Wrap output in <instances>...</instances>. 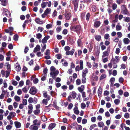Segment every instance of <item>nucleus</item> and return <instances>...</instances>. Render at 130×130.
I'll use <instances>...</instances> for the list:
<instances>
[{"mask_svg":"<svg viewBox=\"0 0 130 130\" xmlns=\"http://www.w3.org/2000/svg\"><path fill=\"white\" fill-rule=\"evenodd\" d=\"M70 29L72 31L77 32L81 30V27L80 25H78L71 27Z\"/></svg>","mask_w":130,"mask_h":130,"instance_id":"obj_1","label":"nucleus"},{"mask_svg":"<svg viewBox=\"0 0 130 130\" xmlns=\"http://www.w3.org/2000/svg\"><path fill=\"white\" fill-rule=\"evenodd\" d=\"M79 65L80 67L78 65L76 67L75 70L76 71L79 72L80 70H82L83 69V61L82 60H80L79 61Z\"/></svg>","mask_w":130,"mask_h":130,"instance_id":"obj_2","label":"nucleus"},{"mask_svg":"<svg viewBox=\"0 0 130 130\" xmlns=\"http://www.w3.org/2000/svg\"><path fill=\"white\" fill-rule=\"evenodd\" d=\"M110 52V49L109 47H108L107 48L106 51L104 52L103 53V55L102 56V57L104 58L106 57H108L109 55Z\"/></svg>","mask_w":130,"mask_h":130,"instance_id":"obj_3","label":"nucleus"},{"mask_svg":"<svg viewBox=\"0 0 130 130\" xmlns=\"http://www.w3.org/2000/svg\"><path fill=\"white\" fill-rule=\"evenodd\" d=\"M122 12L124 14H126L129 15V13L128 12L127 9L125 5H123L121 6Z\"/></svg>","mask_w":130,"mask_h":130,"instance_id":"obj_4","label":"nucleus"},{"mask_svg":"<svg viewBox=\"0 0 130 130\" xmlns=\"http://www.w3.org/2000/svg\"><path fill=\"white\" fill-rule=\"evenodd\" d=\"M119 56H116L115 58H112L111 60V62L113 64H115L119 62Z\"/></svg>","mask_w":130,"mask_h":130,"instance_id":"obj_5","label":"nucleus"},{"mask_svg":"<svg viewBox=\"0 0 130 130\" xmlns=\"http://www.w3.org/2000/svg\"><path fill=\"white\" fill-rule=\"evenodd\" d=\"M37 92L36 88L35 87L33 86L30 88L29 93L32 95H34L37 93Z\"/></svg>","mask_w":130,"mask_h":130,"instance_id":"obj_6","label":"nucleus"},{"mask_svg":"<svg viewBox=\"0 0 130 130\" xmlns=\"http://www.w3.org/2000/svg\"><path fill=\"white\" fill-rule=\"evenodd\" d=\"M59 72L58 70H56L55 71L51 72L50 73V75L53 79H55L58 74Z\"/></svg>","mask_w":130,"mask_h":130,"instance_id":"obj_7","label":"nucleus"},{"mask_svg":"<svg viewBox=\"0 0 130 130\" xmlns=\"http://www.w3.org/2000/svg\"><path fill=\"white\" fill-rule=\"evenodd\" d=\"M43 94L44 98H47L48 100H50L51 98L50 96L49 95L47 94V92L45 91H43Z\"/></svg>","mask_w":130,"mask_h":130,"instance_id":"obj_8","label":"nucleus"},{"mask_svg":"<svg viewBox=\"0 0 130 130\" xmlns=\"http://www.w3.org/2000/svg\"><path fill=\"white\" fill-rule=\"evenodd\" d=\"M75 52V50L73 48H72L71 50V51H67L66 53V55H73L74 52Z\"/></svg>","mask_w":130,"mask_h":130,"instance_id":"obj_9","label":"nucleus"},{"mask_svg":"<svg viewBox=\"0 0 130 130\" xmlns=\"http://www.w3.org/2000/svg\"><path fill=\"white\" fill-rule=\"evenodd\" d=\"M88 70L87 68L84 69L83 70L82 76H86V74L88 73Z\"/></svg>","mask_w":130,"mask_h":130,"instance_id":"obj_10","label":"nucleus"},{"mask_svg":"<svg viewBox=\"0 0 130 130\" xmlns=\"http://www.w3.org/2000/svg\"><path fill=\"white\" fill-rule=\"evenodd\" d=\"M100 24L101 22L99 21H96L94 22V26L95 27L98 28L100 26Z\"/></svg>","mask_w":130,"mask_h":130,"instance_id":"obj_11","label":"nucleus"},{"mask_svg":"<svg viewBox=\"0 0 130 130\" xmlns=\"http://www.w3.org/2000/svg\"><path fill=\"white\" fill-rule=\"evenodd\" d=\"M50 36H45L42 40V42L44 44L47 42V40L50 38Z\"/></svg>","mask_w":130,"mask_h":130,"instance_id":"obj_12","label":"nucleus"},{"mask_svg":"<svg viewBox=\"0 0 130 130\" xmlns=\"http://www.w3.org/2000/svg\"><path fill=\"white\" fill-rule=\"evenodd\" d=\"M29 129L31 130H37L38 127L37 126H35L34 125H32L30 126Z\"/></svg>","mask_w":130,"mask_h":130,"instance_id":"obj_13","label":"nucleus"},{"mask_svg":"<svg viewBox=\"0 0 130 130\" xmlns=\"http://www.w3.org/2000/svg\"><path fill=\"white\" fill-rule=\"evenodd\" d=\"M35 21L37 23L40 24H43V21L41 20L39 18H37L36 19Z\"/></svg>","mask_w":130,"mask_h":130,"instance_id":"obj_14","label":"nucleus"},{"mask_svg":"<svg viewBox=\"0 0 130 130\" xmlns=\"http://www.w3.org/2000/svg\"><path fill=\"white\" fill-rule=\"evenodd\" d=\"M56 124L55 123H52L50 124L48 127L49 129H52L55 127Z\"/></svg>","mask_w":130,"mask_h":130,"instance_id":"obj_15","label":"nucleus"},{"mask_svg":"<svg viewBox=\"0 0 130 130\" xmlns=\"http://www.w3.org/2000/svg\"><path fill=\"white\" fill-rule=\"evenodd\" d=\"M64 15L65 19L67 20H69L71 16V13H66L64 14Z\"/></svg>","mask_w":130,"mask_h":130,"instance_id":"obj_16","label":"nucleus"},{"mask_svg":"<svg viewBox=\"0 0 130 130\" xmlns=\"http://www.w3.org/2000/svg\"><path fill=\"white\" fill-rule=\"evenodd\" d=\"M16 127L17 128H19L21 126V123L19 122L15 121L14 122Z\"/></svg>","mask_w":130,"mask_h":130,"instance_id":"obj_17","label":"nucleus"},{"mask_svg":"<svg viewBox=\"0 0 130 130\" xmlns=\"http://www.w3.org/2000/svg\"><path fill=\"white\" fill-rule=\"evenodd\" d=\"M40 50V47L39 45H37L36 47L34 48V52L35 53L37 52V51H39Z\"/></svg>","mask_w":130,"mask_h":130,"instance_id":"obj_18","label":"nucleus"},{"mask_svg":"<svg viewBox=\"0 0 130 130\" xmlns=\"http://www.w3.org/2000/svg\"><path fill=\"white\" fill-rule=\"evenodd\" d=\"M123 41L124 43L126 44H128L130 42V40L127 38H124Z\"/></svg>","mask_w":130,"mask_h":130,"instance_id":"obj_19","label":"nucleus"},{"mask_svg":"<svg viewBox=\"0 0 130 130\" xmlns=\"http://www.w3.org/2000/svg\"><path fill=\"white\" fill-rule=\"evenodd\" d=\"M70 96L71 97L73 98V99H74L75 98L76 96V93L74 91H73L70 93Z\"/></svg>","mask_w":130,"mask_h":130,"instance_id":"obj_20","label":"nucleus"},{"mask_svg":"<svg viewBox=\"0 0 130 130\" xmlns=\"http://www.w3.org/2000/svg\"><path fill=\"white\" fill-rule=\"evenodd\" d=\"M78 89L79 92H82L84 89V85L81 86L80 87L78 88Z\"/></svg>","mask_w":130,"mask_h":130,"instance_id":"obj_21","label":"nucleus"},{"mask_svg":"<svg viewBox=\"0 0 130 130\" xmlns=\"http://www.w3.org/2000/svg\"><path fill=\"white\" fill-rule=\"evenodd\" d=\"M77 107L75 106L74 109V112L76 115H78L79 113V111L78 110Z\"/></svg>","mask_w":130,"mask_h":130,"instance_id":"obj_22","label":"nucleus"},{"mask_svg":"<svg viewBox=\"0 0 130 130\" xmlns=\"http://www.w3.org/2000/svg\"><path fill=\"white\" fill-rule=\"evenodd\" d=\"M102 88L101 87H100L98 90V94L99 97L101 96L102 94Z\"/></svg>","mask_w":130,"mask_h":130,"instance_id":"obj_23","label":"nucleus"},{"mask_svg":"<svg viewBox=\"0 0 130 130\" xmlns=\"http://www.w3.org/2000/svg\"><path fill=\"white\" fill-rule=\"evenodd\" d=\"M115 79L114 77L111 78L110 80V82L111 83L110 86H112L114 84V82L115 81Z\"/></svg>","mask_w":130,"mask_h":130,"instance_id":"obj_24","label":"nucleus"},{"mask_svg":"<svg viewBox=\"0 0 130 130\" xmlns=\"http://www.w3.org/2000/svg\"><path fill=\"white\" fill-rule=\"evenodd\" d=\"M0 1L3 5L5 6L6 5L7 3V0H0Z\"/></svg>","mask_w":130,"mask_h":130,"instance_id":"obj_25","label":"nucleus"},{"mask_svg":"<svg viewBox=\"0 0 130 130\" xmlns=\"http://www.w3.org/2000/svg\"><path fill=\"white\" fill-rule=\"evenodd\" d=\"M95 38L97 41H99L101 40V37L100 35H96L95 37Z\"/></svg>","mask_w":130,"mask_h":130,"instance_id":"obj_26","label":"nucleus"},{"mask_svg":"<svg viewBox=\"0 0 130 130\" xmlns=\"http://www.w3.org/2000/svg\"><path fill=\"white\" fill-rule=\"evenodd\" d=\"M40 111L39 109H37L34 110L33 111V112L35 115H37L40 113Z\"/></svg>","mask_w":130,"mask_h":130,"instance_id":"obj_27","label":"nucleus"},{"mask_svg":"<svg viewBox=\"0 0 130 130\" xmlns=\"http://www.w3.org/2000/svg\"><path fill=\"white\" fill-rule=\"evenodd\" d=\"M82 80L83 83H86V76H82Z\"/></svg>","mask_w":130,"mask_h":130,"instance_id":"obj_28","label":"nucleus"},{"mask_svg":"<svg viewBox=\"0 0 130 130\" xmlns=\"http://www.w3.org/2000/svg\"><path fill=\"white\" fill-rule=\"evenodd\" d=\"M123 18L124 19V21L127 22H129L130 21V18L129 17H124Z\"/></svg>","mask_w":130,"mask_h":130,"instance_id":"obj_29","label":"nucleus"},{"mask_svg":"<svg viewBox=\"0 0 130 130\" xmlns=\"http://www.w3.org/2000/svg\"><path fill=\"white\" fill-rule=\"evenodd\" d=\"M14 99L17 102H19L20 100V97L17 95H15L14 97Z\"/></svg>","mask_w":130,"mask_h":130,"instance_id":"obj_30","label":"nucleus"},{"mask_svg":"<svg viewBox=\"0 0 130 130\" xmlns=\"http://www.w3.org/2000/svg\"><path fill=\"white\" fill-rule=\"evenodd\" d=\"M51 9L50 8H47L45 10L44 13L46 14V15H47L48 14L49 12L50 11Z\"/></svg>","mask_w":130,"mask_h":130,"instance_id":"obj_31","label":"nucleus"},{"mask_svg":"<svg viewBox=\"0 0 130 130\" xmlns=\"http://www.w3.org/2000/svg\"><path fill=\"white\" fill-rule=\"evenodd\" d=\"M106 75L105 74H102L100 77V80H102L105 78L106 77Z\"/></svg>","mask_w":130,"mask_h":130,"instance_id":"obj_32","label":"nucleus"},{"mask_svg":"<svg viewBox=\"0 0 130 130\" xmlns=\"http://www.w3.org/2000/svg\"><path fill=\"white\" fill-rule=\"evenodd\" d=\"M28 89L29 88H27L26 87H24L22 89V90L23 92L25 93H26L27 92Z\"/></svg>","mask_w":130,"mask_h":130,"instance_id":"obj_33","label":"nucleus"},{"mask_svg":"<svg viewBox=\"0 0 130 130\" xmlns=\"http://www.w3.org/2000/svg\"><path fill=\"white\" fill-rule=\"evenodd\" d=\"M100 52V50L99 48H98L95 50V54L96 56H98Z\"/></svg>","mask_w":130,"mask_h":130,"instance_id":"obj_34","label":"nucleus"},{"mask_svg":"<svg viewBox=\"0 0 130 130\" xmlns=\"http://www.w3.org/2000/svg\"><path fill=\"white\" fill-rule=\"evenodd\" d=\"M114 102L116 105H118L119 104L120 101L118 99H116L114 100Z\"/></svg>","mask_w":130,"mask_h":130,"instance_id":"obj_35","label":"nucleus"},{"mask_svg":"<svg viewBox=\"0 0 130 130\" xmlns=\"http://www.w3.org/2000/svg\"><path fill=\"white\" fill-rule=\"evenodd\" d=\"M104 123L102 122H100L98 123V126L100 127H102L104 125Z\"/></svg>","mask_w":130,"mask_h":130,"instance_id":"obj_36","label":"nucleus"},{"mask_svg":"<svg viewBox=\"0 0 130 130\" xmlns=\"http://www.w3.org/2000/svg\"><path fill=\"white\" fill-rule=\"evenodd\" d=\"M122 28L121 26L119 25H117L116 26V29L117 30H120Z\"/></svg>","mask_w":130,"mask_h":130,"instance_id":"obj_37","label":"nucleus"},{"mask_svg":"<svg viewBox=\"0 0 130 130\" xmlns=\"http://www.w3.org/2000/svg\"><path fill=\"white\" fill-rule=\"evenodd\" d=\"M7 11V10L6 9L5 11L6 13H5V14L7 17H10L11 16L10 13L8 11Z\"/></svg>","mask_w":130,"mask_h":130,"instance_id":"obj_38","label":"nucleus"},{"mask_svg":"<svg viewBox=\"0 0 130 130\" xmlns=\"http://www.w3.org/2000/svg\"><path fill=\"white\" fill-rule=\"evenodd\" d=\"M49 100H48L47 98V99H44L42 101V103L46 105L47 103V101Z\"/></svg>","mask_w":130,"mask_h":130,"instance_id":"obj_39","label":"nucleus"},{"mask_svg":"<svg viewBox=\"0 0 130 130\" xmlns=\"http://www.w3.org/2000/svg\"><path fill=\"white\" fill-rule=\"evenodd\" d=\"M93 12H95L96 9V7L95 5L92 6L91 8Z\"/></svg>","mask_w":130,"mask_h":130,"instance_id":"obj_40","label":"nucleus"},{"mask_svg":"<svg viewBox=\"0 0 130 130\" xmlns=\"http://www.w3.org/2000/svg\"><path fill=\"white\" fill-rule=\"evenodd\" d=\"M78 4L77 3H75L74 5V10L76 11L77 9L78 6Z\"/></svg>","mask_w":130,"mask_h":130,"instance_id":"obj_41","label":"nucleus"},{"mask_svg":"<svg viewBox=\"0 0 130 130\" xmlns=\"http://www.w3.org/2000/svg\"><path fill=\"white\" fill-rule=\"evenodd\" d=\"M112 7L113 10H115L117 7V5L115 3L113 4L112 5Z\"/></svg>","mask_w":130,"mask_h":130,"instance_id":"obj_42","label":"nucleus"},{"mask_svg":"<svg viewBox=\"0 0 130 130\" xmlns=\"http://www.w3.org/2000/svg\"><path fill=\"white\" fill-rule=\"evenodd\" d=\"M90 16V13H88L86 14V17L87 20L89 21V18Z\"/></svg>","mask_w":130,"mask_h":130,"instance_id":"obj_43","label":"nucleus"},{"mask_svg":"<svg viewBox=\"0 0 130 130\" xmlns=\"http://www.w3.org/2000/svg\"><path fill=\"white\" fill-rule=\"evenodd\" d=\"M41 7L42 8H44L46 6V3L44 2L42 3L41 4Z\"/></svg>","mask_w":130,"mask_h":130,"instance_id":"obj_44","label":"nucleus"},{"mask_svg":"<svg viewBox=\"0 0 130 130\" xmlns=\"http://www.w3.org/2000/svg\"><path fill=\"white\" fill-rule=\"evenodd\" d=\"M41 119L42 121L44 122L46 121L47 120V118L44 116H42Z\"/></svg>","mask_w":130,"mask_h":130,"instance_id":"obj_45","label":"nucleus"},{"mask_svg":"<svg viewBox=\"0 0 130 130\" xmlns=\"http://www.w3.org/2000/svg\"><path fill=\"white\" fill-rule=\"evenodd\" d=\"M36 36V38L38 39L42 37V35L40 33H38L37 34Z\"/></svg>","mask_w":130,"mask_h":130,"instance_id":"obj_46","label":"nucleus"},{"mask_svg":"<svg viewBox=\"0 0 130 130\" xmlns=\"http://www.w3.org/2000/svg\"><path fill=\"white\" fill-rule=\"evenodd\" d=\"M52 25L50 24H47L46 26V28L48 29L52 28Z\"/></svg>","mask_w":130,"mask_h":130,"instance_id":"obj_47","label":"nucleus"},{"mask_svg":"<svg viewBox=\"0 0 130 130\" xmlns=\"http://www.w3.org/2000/svg\"><path fill=\"white\" fill-rule=\"evenodd\" d=\"M97 126L95 124H93L91 125L90 126V130H92L95 127H96Z\"/></svg>","mask_w":130,"mask_h":130,"instance_id":"obj_48","label":"nucleus"},{"mask_svg":"<svg viewBox=\"0 0 130 130\" xmlns=\"http://www.w3.org/2000/svg\"><path fill=\"white\" fill-rule=\"evenodd\" d=\"M117 35L118 36V38H120L122 36V33L120 32H118L117 33Z\"/></svg>","mask_w":130,"mask_h":130,"instance_id":"obj_49","label":"nucleus"},{"mask_svg":"<svg viewBox=\"0 0 130 130\" xmlns=\"http://www.w3.org/2000/svg\"><path fill=\"white\" fill-rule=\"evenodd\" d=\"M15 70L17 71H19L21 70V67L20 65H18L15 67Z\"/></svg>","mask_w":130,"mask_h":130,"instance_id":"obj_50","label":"nucleus"},{"mask_svg":"<svg viewBox=\"0 0 130 130\" xmlns=\"http://www.w3.org/2000/svg\"><path fill=\"white\" fill-rule=\"evenodd\" d=\"M9 114L11 116H12L13 117H14L16 115L15 113L13 112H10Z\"/></svg>","mask_w":130,"mask_h":130,"instance_id":"obj_51","label":"nucleus"},{"mask_svg":"<svg viewBox=\"0 0 130 130\" xmlns=\"http://www.w3.org/2000/svg\"><path fill=\"white\" fill-rule=\"evenodd\" d=\"M78 45L79 46H80L82 45V41L80 39H79L77 41Z\"/></svg>","mask_w":130,"mask_h":130,"instance_id":"obj_52","label":"nucleus"},{"mask_svg":"<svg viewBox=\"0 0 130 130\" xmlns=\"http://www.w3.org/2000/svg\"><path fill=\"white\" fill-rule=\"evenodd\" d=\"M18 36L16 34L14 35L13 36V39L15 41L18 40Z\"/></svg>","mask_w":130,"mask_h":130,"instance_id":"obj_53","label":"nucleus"},{"mask_svg":"<svg viewBox=\"0 0 130 130\" xmlns=\"http://www.w3.org/2000/svg\"><path fill=\"white\" fill-rule=\"evenodd\" d=\"M76 84L77 85H79L81 83V80L79 79H77L76 81Z\"/></svg>","mask_w":130,"mask_h":130,"instance_id":"obj_54","label":"nucleus"},{"mask_svg":"<svg viewBox=\"0 0 130 130\" xmlns=\"http://www.w3.org/2000/svg\"><path fill=\"white\" fill-rule=\"evenodd\" d=\"M124 117L126 118H128L129 117V114L128 113H125L124 114Z\"/></svg>","mask_w":130,"mask_h":130,"instance_id":"obj_55","label":"nucleus"},{"mask_svg":"<svg viewBox=\"0 0 130 130\" xmlns=\"http://www.w3.org/2000/svg\"><path fill=\"white\" fill-rule=\"evenodd\" d=\"M28 101L29 103H32L33 102V98L31 97L29 98V99Z\"/></svg>","mask_w":130,"mask_h":130,"instance_id":"obj_56","label":"nucleus"},{"mask_svg":"<svg viewBox=\"0 0 130 130\" xmlns=\"http://www.w3.org/2000/svg\"><path fill=\"white\" fill-rule=\"evenodd\" d=\"M64 50L65 51H68L70 49V47L68 46H66L64 47Z\"/></svg>","mask_w":130,"mask_h":130,"instance_id":"obj_57","label":"nucleus"},{"mask_svg":"<svg viewBox=\"0 0 130 130\" xmlns=\"http://www.w3.org/2000/svg\"><path fill=\"white\" fill-rule=\"evenodd\" d=\"M61 29V26L58 27L56 28V30L57 32H59L60 31Z\"/></svg>","mask_w":130,"mask_h":130,"instance_id":"obj_58","label":"nucleus"},{"mask_svg":"<svg viewBox=\"0 0 130 130\" xmlns=\"http://www.w3.org/2000/svg\"><path fill=\"white\" fill-rule=\"evenodd\" d=\"M50 70L51 72L55 71L56 70L54 66H52L50 68Z\"/></svg>","mask_w":130,"mask_h":130,"instance_id":"obj_59","label":"nucleus"},{"mask_svg":"<svg viewBox=\"0 0 130 130\" xmlns=\"http://www.w3.org/2000/svg\"><path fill=\"white\" fill-rule=\"evenodd\" d=\"M36 55L38 57H39L42 56L43 54L40 52H39L37 53Z\"/></svg>","mask_w":130,"mask_h":130,"instance_id":"obj_60","label":"nucleus"},{"mask_svg":"<svg viewBox=\"0 0 130 130\" xmlns=\"http://www.w3.org/2000/svg\"><path fill=\"white\" fill-rule=\"evenodd\" d=\"M120 52V49L119 48H116L115 51V53L116 54H118Z\"/></svg>","mask_w":130,"mask_h":130,"instance_id":"obj_61","label":"nucleus"},{"mask_svg":"<svg viewBox=\"0 0 130 130\" xmlns=\"http://www.w3.org/2000/svg\"><path fill=\"white\" fill-rule=\"evenodd\" d=\"M102 60L103 62L105 63L108 61V58L107 57L103 59Z\"/></svg>","mask_w":130,"mask_h":130,"instance_id":"obj_62","label":"nucleus"},{"mask_svg":"<svg viewBox=\"0 0 130 130\" xmlns=\"http://www.w3.org/2000/svg\"><path fill=\"white\" fill-rule=\"evenodd\" d=\"M109 35L108 34H105L104 38L106 39H107L109 38Z\"/></svg>","mask_w":130,"mask_h":130,"instance_id":"obj_63","label":"nucleus"},{"mask_svg":"<svg viewBox=\"0 0 130 130\" xmlns=\"http://www.w3.org/2000/svg\"><path fill=\"white\" fill-rule=\"evenodd\" d=\"M82 127L81 125H78V127L76 129L78 130H82Z\"/></svg>","mask_w":130,"mask_h":130,"instance_id":"obj_64","label":"nucleus"}]
</instances>
